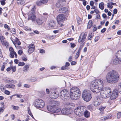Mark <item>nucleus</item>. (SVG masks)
<instances>
[{
    "label": "nucleus",
    "instance_id": "f257e3e1",
    "mask_svg": "<svg viewBox=\"0 0 121 121\" xmlns=\"http://www.w3.org/2000/svg\"><path fill=\"white\" fill-rule=\"evenodd\" d=\"M103 85L102 81L99 79H97L91 83L90 86L91 91L94 93H98L100 91V94L102 98L106 99L109 96L101 89L103 87Z\"/></svg>",
    "mask_w": 121,
    "mask_h": 121
},
{
    "label": "nucleus",
    "instance_id": "f03ea898",
    "mask_svg": "<svg viewBox=\"0 0 121 121\" xmlns=\"http://www.w3.org/2000/svg\"><path fill=\"white\" fill-rule=\"evenodd\" d=\"M106 78L108 82L111 84L115 83L119 80V75L117 72L112 70L107 74Z\"/></svg>",
    "mask_w": 121,
    "mask_h": 121
},
{
    "label": "nucleus",
    "instance_id": "7ed1b4c3",
    "mask_svg": "<svg viewBox=\"0 0 121 121\" xmlns=\"http://www.w3.org/2000/svg\"><path fill=\"white\" fill-rule=\"evenodd\" d=\"M70 96L72 99H78L80 96V91L79 89L77 87L72 88L70 90Z\"/></svg>",
    "mask_w": 121,
    "mask_h": 121
},
{
    "label": "nucleus",
    "instance_id": "20e7f679",
    "mask_svg": "<svg viewBox=\"0 0 121 121\" xmlns=\"http://www.w3.org/2000/svg\"><path fill=\"white\" fill-rule=\"evenodd\" d=\"M52 103L53 105L52 106H47V109L48 111L54 113H57L60 111V109L58 107L59 104V102L53 101Z\"/></svg>",
    "mask_w": 121,
    "mask_h": 121
},
{
    "label": "nucleus",
    "instance_id": "39448f33",
    "mask_svg": "<svg viewBox=\"0 0 121 121\" xmlns=\"http://www.w3.org/2000/svg\"><path fill=\"white\" fill-rule=\"evenodd\" d=\"M82 98L86 102L90 101L92 98L90 91L84 90L83 92Z\"/></svg>",
    "mask_w": 121,
    "mask_h": 121
},
{
    "label": "nucleus",
    "instance_id": "423d86ee",
    "mask_svg": "<svg viewBox=\"0 0 121 121\" xmlns=\"http://www.w3.org/2000/svg\"><path fill=\"white\" fill-rule=\"evenodd\" d=\"M69 91L67 90H62L60 93V97L62 100H65L69 98Z\"/></svg>",
    "mask_w": 121,
    "mask_h": 121
},
{
    "label": "nucleus",
    "instance_id": "0eeeda50",
    "mask_svg": "<svg viewBox=\"0 0 121 121\" xmlns=\"http://www.w3.org/2000/svg\"><path fill=\"white\" fill-rule=\"evenodd\" d=\"M35 106L37 108H43L45 105L44 101L40 99H37L34 103Z\"/></svg>",
    "mask_w": 121,
    "mask_h": 121
},
{
    "label": "nucleus",
    "instance_id": "6e6552de",
    "mask_svg": "<svg viewBox=\"0 0 121 121\" xmlns=\"http://www.w3.org/2000/svg\"><path fill=\"white\" fill-rule=\"evenodd\" d=\"M84 109L83 106H79L74 109V113L78 116H81L83 115Z\"/></svg>",
    "mask_w": 121,
    "mask_h": 121
},
{
    "label": "nucleus",
    "instance_id": "1a4fd4ad",
    "mask_svg": "<svg viewBox=\"0 0 121 121\" xmlns=\"http://www.w3.org/2000/svg\"><path fill=\"white\" fill-rule=\"evenodd\" d=\"M28 15V19L29 20L31 21L32 22H35L36 20V17L34 14L31 12H29Z\"/></svg>",
    "mask_w": 121,
    "mask_h": 121
},
{
    "label": "nucleus",
    "instance_id": "9d476101",
    "mask_svg": "<svg viewBox=\"0 0 121 121\" xmlns=\"http://www.w3.org/2000/svg\"><path fill=\"white\" fill-rule=\"evenodd\" d=\"M118 91L117 89H115L113 92L110 97V99L112 100L115 99L118 95Z\"/></svg>",
    "mask_w": 121,
    "mask_h": 121
},
{
    "label": "nucleus",
    "instance_id": "9b49d317",
    "mask_svg": "<svg viewBox=\"0 0 121 121\" xmlns=\"http://www.w3.org/2000/svg\"><path fill=\"white\" fill-rule=\"evenodd\" d=\"M101 102V100L100 99L99 97H95L93 101V104L94 106H97L99 105Z\"/></svg>",
    "mask_w": 121,
    "mask_h": 121
},
{
    "label": "nucleus",
    "instance_id": "f8f14e48",
    "mask_svg": "<svg viewBox=\"0 0 121 121\" xmlns=\"http://www.w3.org/2000/svg\"><path fill=\"white\" fill-rule=\"evenodd\" d=\"M65 20V17L63 14H60L57 17V20L58 24H60V22H63Z\"/></svg>",
    "mask_w": 121,
    "mask_h": 121
},
{
    "label": "nucleus",
    "instance_id": "ddd939ff",
    "mask_svg": "<svg viewBox=\"0 0 121 121\" xmlns=\"http://www.w3.org/2000/svg\"><path fill=\"white\" fill-rule=\"evenodd\" d=\"M101 89L104 91L109 96L111 95L112 91L111 88L109 87H107L104 88H103Z\"/></svg>",
    "mask_w": 121,
    "mask_h": 121
},
{
    "label": "nucleus",
    "instance_id": "4468645a",
    "mask_svg": "<svg viewBox=\"0 0 121 121\" xmlns=\"http://www.w3.org/2000/svg\"><path fill=\"white\" fill-rule=\"evenodd\" d=\"M59 2L57 3L56 4V7L58 8H61L63 6V2L65 1V0H59Z\"/></svg>",
    "mask_w": 121,
    "mask_h": 121
},
{
    "label": "nucleus",
    "instance_id": "2eb2a0df",
    "mask_svg": "<svg viewBox=\"0 0 121 121\" xmlns=\"http://www.w3.org/2000/svg\"><path fill=\"white\" fill-rule=\"evenodd\" d=\"M49 27L52 28L56 27V22L53 20L51 21L48 23Z\"/></svg>",
    "mask_w": 121,
    "mask_h": 121
},
{
    "label": "nucleus",
    "instance_id": "dca6fc26",
    "mask_svg": "<svg viewBox=\"0 0 121 121\" xmlns=\"http://www.w3.org/2000/svg\"><path fill=\"white\" fill-rule=\"evenodd\" d=\"M61 112L63 114L65 115H68L70 113L69 109L66 108H63L61 111Z\"/></svg>",
    "mask_w": 121,
    "mask_h": 121
},
{
    "label": "nucleus",
    "instance_id": "f3484780",
    "mask_svg": "<svg viewBox=\"0 0 121 121\" xmlns=\"http://www.w3.org/2000/svg\"><path fill=\"white\" fill-rule=\"evenodd\" d=\"M11 39L14 45L17 44L18 45L21 44V43L19 41L18 38H14V39H13V38H11Z\"/></svg>",
    "mask_w": 121,
    "mask_h": 121
},
{
    "label": "nucleus",
    "instance_id": "a211bd4d",
    "mask_svg": "<svg viewBox=\"0 0 121 121\" xmlns=\"http://www.w3.org/2000/svg\"><path fill=\"white\" fill-rule=\"evenodd\" d=\"M43 18L42 17L39 18L36 20L38 24L41 25L44 22Z\"/></svg>",
    "mask_w": 121,
    "mask_h": 121
},
{
    "label": "nucleus",
    "instance_id": "6ab92c4d",
    "mask_svg": "<svg viewBox=\"0 0 121 121\" xmlns=\"http://www.w3.org/2000/svg\"><path fill=\"white\" fill-rule=\"evenodd\" d=\"M10 53L9 56L12 58H14V55H15V57L17 58V55L16 53L13 50V51H10Z\"/></svg>",
    "mask_w": 121,
    "mask_h": 121
},
{
    "label": "nucleus",
    "instance_id": "aec40b11",
    "mask_svg": "<svg viewBox=\"0 0 121 121\" xmlns=\"http://www.w3.org/2000/svg\"><path fill=\"white\" fill-rule=\"evenodd\" d=\"M112 116L110 114H108L106 116L102 118L101 120L102 121H104L107 119L112 118Z\"/></svg>",
    "mask_w": 121,
    "mask_h": 121
},
{
    "label": "nucleus",
    "instance_id": "412c9836",
    "mask_svg": "<svg viewBox=\"0 0 121 121\" xmlns=\"http://www.w3.org/2000/svg\"><path fill=\"white\" fill-rule=\"evenodd\" d=\"M30 66V65L28 64L25 65L23 67V71L26 73L29 70Z\"/></svg>",
    "mask_w": 121,
    "mask_h": 121
},
{
    "label": "nucleus",
    "instance_id": "4be33fe9",
    "mask_svg": "<svg viewBox=\"0 0 121 121\" xmlns=\"http://www.w3.org/2000/svg\"><path fill=\"white\" fill-rule=\"evenodd\" d=\"M68 11L67 9L66 8H63L59 9V11L60 13H64Z\"/></svg>",
    "mask_w": 121,
    "mask_h": 121
},
{
    "label": "nucleus",
    "instance_id": "5701e85b",
    "mask_svg": "<svg viewBox=\"0 0 121 121\" xmlns=\"http://www.w3.org/2000/svg\"><path fill=\"white\" fill-rule=\"evenodd\" d=\"M51 96L54 99H55L58 97V94H56V92H54L52 93L51 94Z\"/></svg>",
    "mask_w": 121,
    "mask_h": 121
},
{
    "label": "nucleus",
    "instance_id": "b1692460",
    "mask_svg": "<svg viewBox=\"0 0 121 121\" xmlns=\"http://www.w3.org/2000/svg\"><path fill=\"white\" fill-rule=\"evenodd\" d=\"M84 117L86 118H88L90 117V113L87 110L85 111L84 113Z\"/></svg>",
    "mask_w": 121,
    "mask_h": 121
},
{
    "label": "nucleus",
    "instance_id": "393cba45",
    "mask_svg": "<svg viewBox=\"0 0 121 121\" xmlns=\"http://www.w3.org/2000/svg\"><path fill=\"white\" fill-rule=\"evenodd\" d=\"M1 42L2 44L3 45H5L6 48L7 47H8L9 46V44L8 42L5 40L1 41Z\"/></svg>",
    "mask_w": 121,
    "mask_h": 121
},
{
    "label": "nucleus",
    "instance_id": "a878e982",
    "mask_svg": "<svg viewBox=\"0 0 121 121\" xmlns=\"http://www.w3.org/2000/svg\"><path fill=\"white\" fill-rule=\"evenodd\" d=\"M1 104H2V107L0 108V113H1L3 112L4 111V103L3 102H2L1 103Z\"/></svg>",
    "mask_w": 121,
    "mask_h": 121
},
{
    "label": "nucleus",
    "instance_id": "bb28decb",
    "mask_svg": "<svg viewBox=\"0 0 121 121\" xmlns=\"http://www.w3.org/2000/svg\"><path fill=\"white\" fill-rule=\"evenodd\" d=\"M87 35V33H81L79 38H86Z\"/></svg>",
    "mask_w": 121,
    "mask_h": 121
},
{
    "label": "nucleus",
    "instance_id": "cd10ccee",
    "mask_svg": "<svg viewBox=\"0 0 121 121\" xmlns=\"http://www.w3.org/2000/svg\"><path fill=\"white\" fill-rule=\"evenodd\" d=\"M104 3L103 2L100 3L99 4V8L101 10H103L104 8Z\"/></svg>",
    "mask_w": 121,
    "mask_h": 121
},
{
    "label": "nucleus",
    "instance_id": "c85d7f7f",
    "mask_svg": "<svg viewBox=\"0 0 121 121\" xmlns=\"http://www.w3.org/2000/svg\"><path fill=\"white\" fill-rule=\"evenodd\" d=\"M92 26V21L90 20L88 22L87 25V28L88 29H90Z\"/></svg>",
    "mask_w": 121,
    "mask_h": 121
},
{
    "label": "nucleus",
    "instance_id": "c756f323",
    "mask_svg": "<svg viewBox=\"0 0 121 121\" xmlns=\"http://www.w3.org/2000/svg\"><path fill=\"white\" fill-rule=\"evenodd\" d=\"M116 56L117 59L121 61V54L116 53Z\"/></svg>",
    "mask_w": 121,
    "mask_h": 121
},
{
    "label": "nucleus",
    "instance_id": "7c9ffc66",
    "mask_svg": "<svg viewBox=\"0 0 121 121\" xmlns=\"http://www.w3.org/2000/svg\"><path fill=\"white\" fill-rule=\"evenodd\" d=\"M35 46L34 44L29 45L28 46V48H30L32 49H35Z\"/></svg>",
    "mask_w": 121,
    "mask_h": 121
},
{
    "label": "nucleus",
    "instance_id": "2f4dec72",
    "mask_svg": "<svg viewBox=\"0 0 121 121\" xmlns=\"http://www.w3.org/2000/svg\"><path fill=\"white\" fill-rule=\"evenodd\" d=\"M119 61L117 58L115 59L113 61V64L115 65H117Z\"/></svg>",
    "mask_w": 121,
    "mask_h": 121
},
{
    "label": "nucleus",
    "instance_id": "473e14b6",
    "mask_svg": "<svg viewBox=\"0 0 121 121\" xmlns=\"http://www.w3.org/2000/svg\"><path fill=\"white\" fill-rule=\"evenodd\" d=\"M118 88L120 93L121 94V83L118 84Z\"/></svg>",
    "mask_w": 121,
    "mask_h": 121
},
{
    "label": "nucleus",
    "instance_id": "72a5a7b5",
    "mask_svg": "<svg viewBox=\"0 0 121 121\" xmlns=\"http://www.w3.org/2000/svg\"><path fill=\"white\" fill-rule=\"evenodd\" d=\"M37 5L39 6L43 4L41 0H39L37 2Z\"/></svg>",
    "mask_w": 121,
    "mask_h": 121
},
{
    "label": "nucleus",
    "instance_id": "f704fd0d",
    "mask_svg": "<svg viewBox=\"0 0 121 121\" xmlns=\"http://www.w3.org/2000/svg\"><path fill=\"white\" fill-rule=\"evenodd\" d=\"M107 6L110 9H112V8L113 6L112 5V4L111 3H107Z\"/></svg>",
    "mask_w": 121,
    "mask_h": 121
},
{
    "label": "nucleus",
    "instance_id": "c9c22d12",
    "mask_svg": "<svg viewBox=\"0 0 121 121\" xmlns=\"http://www.w3.org/2000/svg\"><path fill=\"white\" fill-rule=\"evenodd\" d=\"M13 81V80H11L9 78H7L6 79L5 81L7 83H9L11 82V81Z\"/></svg>",
    "mask_w": 121,
    "mask_h": 121
},
{
    "label": "nucleus",
    "instance_id": "e433bc0d",
    "mask_svg": "<svg viewBox=\"0 0 121 121\" xmlns=\"http://www.w3.org/2000/svg\"><path fill=\"white\" fill-rule=\"evenodd\" d=\"M80 52V50H79L78 51L75 56V59H77L78 58Z\"/></svg>",
    "mask_w": 121,
    "mask_h": 121
},
{
    "label": "nucleus",
    "instance_id": "4c0bfd02",
    "mask_svg": "<svg viewBox=\"0 0 121 121\" xmlns=\"http://www.w3.org/2000/svg\"><path fill=\"white\" fill-rule=\"evenodd\" d=\"M11 69H12V71L14 72L15 71L16 69V66H11Z\"/></svg>",
    "mask_w": 121,
    "mask_h": 121
},
{
    "label": "nucleus",
    "instance_id": "58836bf2",
    "mask_svg": "<svg viewBox=\"0 0 121 121\" xmlns=\"http://www.w3.org/2000/svg\"><path fill=\"white\" fill-rule=\"evenodd\" d=\"M37 78H31L30 79L31 82H34L37 80Z\"/></svg>",
    "mask_w": 121,
    "mask_h": 121
},
{
    "label": "nucleus",
    "instance_id": "ea45409f",
    "mask_svg": "<svg viewBox=\"0 0 121 121\" xmlns=\"http://www.w3.org/2000/svg\"><path fill=\"white\" fill-rule=\"evenodd\" d=\"M87 108L91 111H92L93 110V107L91 105H90L88 106Z\"/></svg>",
    "mask_w": 121,
    "mask_h": 121
},
{
    "label": "nucleus",
    "instance_id": "a19ab883",
    "mask_svg": "<svg viewBox=\"0 0 121 121\" xmlns=\"http://www.w3.org/2000/svg\"><path fill=\"white\" fill-rule=\"evenodd\" d=\"M25 65V63L23 62H20L19 63L18 65L19 66H23Z\"/></svg>",
    "mask_w": 121,
    "mask_h": 121
},
{
    "label": "nucleus",
    "instance_id": "79ce46f5",
    "mask_svg": "<svg viewBox=\"0 0 121 121\" xmlns=\"http://www.w3.org/2000/svg\"><path fill=\"white\" fill-rule=\"evenodd\" d=\"M28 112L29 113V114L30 116H31L33 118H34V117L33 116V115L32 114V113L30 111V109L29 108H28Z\"/></svg>",
    "mask_w": 121,
    "mask_h": 121
},
{
    "label": "nucleus",
    "instance_id": "37998d69",
    "mask_svg": "<svg viewBox=\"0 0 121 121\" xmlns=\"http://www.w3.org/2000/svg\"><path fill=\"white\" fill-rule=\"evenodd\" d=\"M12 106L13 107V110H18L19 109V107L18 106H15L12 105Z\"/></svg>",
    "mask_w": 121,
    "mask_h": 121
},
{
    "label": "nucleus",
    "instance_id": "c03bdc74",
    "mask_svg": "<svg viewBox=\"0 0 121 121\" xmlns=\"http://www.w3.org/2000/svg\"><path fill=\"white\" fill-rule=\"evenodd\" d=\"M29 49L28 51V52L29 53H31L34 50V49H32L30 48H28Z\"/></svg>",
    "mask_w": 121,
    "mask_h": 121
},
{
    "label": "nucleus",
    "instance_id": "a18cd8bd",
    "mask_svg": "<svg viewBox=\"0 0 121 121\" xmlns=\"http://www.w3.org/2000/svg\"><path fill=\"white\" fill-rule=\"evenodd\" d=\"M35 9V6H33L32 9L31 10V11L30 12H31L32 13H33L34 14L35 13L34 11Z\"/></svg>",
    "mask_w": 121,
    "mask_h": 121
},
{
    "label": "nucleus",
    "instance_id": "49530a36",
    "mask_svg": "<svg viewBox=\"0 0 121 121\" xmlns=\"http://www.w3.org/2000/svg\"><path fill=\"white\" fill-rule=\"evenodd\" d=\"M13 96H16L17 98H21L22 96V95H21L18 94H15L14 95H13Z\"/></svg>",
    "mask_w": 121,
    "mask_h": 121
},
{
    "label": "nucleus",
    "instance_id": "de8ad7c7",
    "mask_svg": "<svg viewBox=\"0 0 121 121\" xmlns=\"http://www.w3.org/2000/svg\"><path fill=\"white\" fill-rule=\"evenodd\" d=\"M117 118L118 119L121 117V112H119L117 113Z\"/></svg>",
    "mask_w": 121,
    "mask_h": 121
},
{
    "label": "nucleus",
    "instance_id": "09e8293b",
    "mask_svg": "<svg viewBox=\"0 0 121 121\" xmlns=\"http://www.w3.org/2000/svg\"><path fill=\"white\" fill-rule=\"evenodd\" d=\"M11 32L12 34H14L16 33V31L15 29H12L11 31Z\"/></svg>",
    "mask_w": 121,
    "mask_h": 121
},
{
    "label": "nucleus",
    "instance_id": "8fccbe9b",
    "mask_svg": "<svg viewBox=\"0 0 121 121\" xmlns=\"http://www.w3.org/2000/svg\"><path fill=\"white\" fill-rule=\"evenodd\" d=\"M5 0H0V2L2 5H4L5 4Z\"/></svg>",
    "mask_w": 121,
    "mask_h": 121
},
{
    "label": "nucleus",
    "instance_id": "3c124183",
    "mask_svg": "<svg viewBox=\"0 0 121 121\" xmlns=\"http://www.w3.org/2000/svg\"><path fill=\"white\" fill-rule=\"evenodd\" d=\"M10 88L12 89H14L15 88V86L13 84H11Z\"/></svg>",
    "mask_w": 121,
    "mask_h": 121
},
{
    "label": "nucleus",
    "instance_id": "603ef678",
    "mask_svg": "<svg viewBox=\"0 0 121 121\" xmlns=\"http://www.w3.org/2000/svg\"><path fill=\"white\" fill-rule=\"evenodd\" d=\"M4 27L5 28L8 29V30H10V28L9 27V26L6 24H5L4 25Z\"/></svg>",
    "mask_w": 121,
    "mask_h": 121
},
{
    "label": "nucleus",
    "instance_id": "864d4df0",
    "mask_svg": "<svg viewBox=\"0 0 121 121\" xmlns=\"http://www.w3.org/2000/svg\"><path fill=\"white\" fill-rule=\"evenodd\" d=\"M93 33H90L89 35V38H92L93 37Z\"/></svg>",
    "mask_w": 121,
    "mask_h": 121
},
{
    "label": "nucleus",
    "instance_id": "5fc2aeb1",
    "mask_svg": "<svg viewBox=\"0 0 121 121\" xmlns=\"http://www.w3.org/2000/svg\"><path fill=\"white\" fill-rule=\"evenodd\" d=\"M17 3L18 4H23L22 0H18Z\"/></svg>",
    "mask_w": 121,
    "mask_h": 121
},
{
    "label": "nucleus",
    "instance_id": "6e6d98bb",
    "mask_svg": "<svg viewBox=\"0 0 121 121\" xmlns=\"http://www.w3.org/2000/svg\"><path fill=\"white\" fill-rule=\"evenodd\" d=\"M40 52L41 53H45V50L43 49H41L40 50Z\"/></svg>",
    "mask_w": 121,
    "mask_h": 121
},
{
    "label": "nucleus",
    "instance_id": "4d7b16f0",
    "mask_svg": "<svg viewBox=\"0 0 121 121\" xmlns=\"http://www.w3.org/2000/svg\"><path fill=\"white\" fill-rule=\"evenodd\" d=\"M5 94L7 95H9L10 94V92L9 91H8V90H5Z\"/></svg>",
    "mask_w": 121,
    "mask_h": 121
},
{
    "label": "nucleus",
    "instance_id": "13d9d810",
    "mask_svg": "<svg viewBox=\"0 0 121 121\" xmlns=\"http://www.w3.org/2000/svg\"><path fill=\"white\" fill-rule=\"evenodd\" d=\"M24 86L26 88H29L30 87V86L28 84H25L24 85Z\"/></svg>",
    "mask_w": 121,
    "mask_h": 121
},
{
    "label": "nucleus",
    "instance_id": "bf43d9fd",
    "mask_svg": "<svg viewBox=\"0 0 121 121\" xmlns=\"http://www.w3.org/2000/svg\"><path fill=\"white\" fill-rule=\"evenodd\" d=\"M117 12V9H114L113 11V14H116Z\"/></svg>",
    "mask_w": 121,
    "mask_h": 121
},
{
    "label": "nucleus",
    "instance_id": "052dcab7",
    "mask_svg": "<svg viewBox=\"0 0 121 121\" xmlns=\"http://www.w3.org/2000/svg\"><path fill=\"white\" fill-rule=\"evenodd\" d=\"M71 44V48H74L76 46L75 45L74 43H70Z\"/></svg>",
    "mask_w": 121,
    "mask_h": 121
},
{
    "label": "nucleus",
    "instance_id": "680f3d73",
    "mask_svg": "<svg viewBox=\"0 0 121 121\" xmlns=\"http://www.w3.org/2000/svg\"><path fill=\"white\" fill-rule=\"evenodd\" d=\"M48 0H41L43 4L47 3Z\"/></svg>",
    "mask_w": 121,
    "mask_h": 121
},
{
    "label": "nucleus",
    "instance_id": "e2e57ef3",
    "mask_svg": "<svg viewBox=\"0 0 121 121\" xmlns=\"http://www.w3.org/2000/svg\"><path fill=\"white\" fill-rule=\"evenodd\" d=\"M69 63L68 62H66L65 64V66L68 67L69 66Z\"/></svg>",
    "mask_w": 121,
    "mask_h": 121
},
{
    "label": "nucleus",
    "instance_id": "0e129e2a",
    "mask_svg": "<svg viewBox=\"0 0 121 121\" xmlns=\"http://www.w3.org/2000/svg\"><path fill=\"white\" fill-rule=\"evenodd\" d=\"M22 52H23L21 50H19L18 52V54L19 55H21Z\"/></svg>",
    "mask_w": 121,
    "mask_h": 121
},
{
    "label": "nucleus",
    "instance_id": "69168bd1",
    "mask_svg": "<svg viewBox=\"0 0 121 121\" xmlns=\"http://www.w3.org/2000/svg\"><path fill=\"white\" fill-rule=\"evenodd\" d=\"M76 63V62L74 61H72L71 62V64L72 65H75Z\"/></svg>",
    "mask_w": 121,
    "mask_h": 121
},
{
    "label": "nucleus",
    "instance_id": "338daca9",
    "mask_svg": "<svg viewBox=\"0 0 121 121\" xmlns=\"http://www.w3.org/2000/svg\"><path fill=\"white\" fill-rule=\"evenodd\" d=\"M106 30V28H104L103 29L101 30V32L102 33H104L105 31Z\"/></svg>",
    "mask_w": 121,
    "mask_h": 121
},
{
    "label": "nucleus",
    "instance_id": "774afa93",
    "mask_svg": "<svg viewBox=\"0 0 121 121\" xmlns=\"http://www.w3.org/2000/svg\"><path fill=\"white\" fill-rule=\"evenodd\" d=\"M117 34L119 35H121V30H118L117 32Z\"/></svg>",
    "mask_w": 121,
    "mask_h": 121
}]
</instances>
